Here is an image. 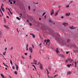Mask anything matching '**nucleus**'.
<instances>
[{"label":"nucleus","mask_w":78,"mask_h":78,"mask_svg":"<svg viewBox=\"0 0 78 78\" xmlns=\"http://www.w3.org/2000/svg\"><path fill=\"white\" fill-rule=\"evenodd\" d=\"M4 20L5 23H6V19H5V18H4Z\"/></svg>","instance_id":"21"},{"label":"nucleus","mask_w":78,"mask_h":78,"mask_svg":"<svg viewBox=\"0 0 78 78\" xmlns=\"http://www.w3.org/2000/svg\"><path fill=\"white\" fill-rule=\"evenodd\" d=\"M41 45H42V43H41L40 44H39V47H41Z\"/></svg>","instance_id":"18"},{"label":"nucleus","mask_w":78,"mask_h":78,"mask_svg":"<svg viewBox=\"0 0 78 78\" xmlns=\"http://www.w3.org/2000/svg\"><path fill=\"white\" fill-rule=\"evenodd\" d=\"M67 66L69 68H70V65H67Z\"/></svg>","instance_id":"28"},{"label":"nucleus","mask_w":78,"mask_h":78,"mask_svg":"<svg viewBox=\"0 0 78 78\" xmlns=\"http://www.w3.org/2000/svg\"><path fill=\"white\" fill-rule=\"evenodd\" d=\"M75 67H76V62H75Z\"/></svg>","instance_id":"29"},{"label":"nucleus","mask_w":78,"mask_h":78,"mask_svg":"<svg viewBox=\"0 0 78 78\" xmlns=\"http://www.w3.org/2000/svg\"><path fill=\"white\" fill-rule=\"evenodd\" d=\"M2 11H3V12H4L5 11V9H4V8H1Z\"/></svg>","instance_id":"20"},{"label":"nucleus","mask_w":78,"mask_h":78,"mask_svg":"<svg viewBox=\"0 0 78 78\" xmlns=\"http://www.w3.org/2000/svg\"><path fill=\"white\" fill-rule=\"evenodd\" d=\"M12 68L13 69H15V67H14V66H12Z\"/></svg>","instance_id":"34"},{"label":"nucleus","mask_w":78,"mask_h":78,"mask_svg":"<svg viewBox=\"0 0 78 78\" xmlns=\"http://www.w3.org/2000/svg\"><path fill=\"white\" fill-rule=\"evenodd\" d=\"M16 19H18V20H20V18H19V17H16Z\"/></svg>","instance_id":"32"},{"label":"nucleus","mask_w":78,"mask_h":78,"mask_svg":"<svg viewBox=\"0 0 78 78\" xmlns=\"http://www.w3.org/2000/svg\"><path fill=\"white\" fill-rule=\"evenodd\" d=\"M68 74H70V73H71V72H68L67 73Z\"/></svg>","instance_id":"35"},{"label":"nucleus","mask_w":78,"mask_h":78,"mask_svg":"<svg viewBox=\"0 0 78 78\" xmlns=\"http://www.w3.org/2000/svg\"><path fill=\"white\" fill-rule=\"evenodd\" d=\"M48 69L50 70H51V68L49 67Z\"/></svg>","instance_id":"42"},{"label":"nucleus","mask_w":78,"mask_h":78,"mask_svg":"<svg viewBox=\"0 0 78 78\" xmlns=\"http://www.w3.org/2000/svg\"><path fill=\"white\" fill-rule=\"evenodd\" d=\"M17 30L18 33H19V30H18V28H17Z\"/></svg>","instance_id":"44"},{"label":"nucleus","mask_w":78,"mask_h":78,"mask_svg":"<svg viewBox=\"0 0 78 78\" xmlns=\"http://www.w3.org/2000/svg\"><path fill=\"white\" fill-rule=\"evenodd\" d=\"M61 18L62 19H64V16H62Z\"/></svg>","instance_id":"59"},{"label":"nucleus","mask_w":78,"mask_h":78,"mask_svg":"<svg viewBox=\"0 0 78 78\" xmlns=\"http://www.w3.org/2000/svg\"><path fill=\"white\" fill-rule=\"evenodd\" d=\"M70 29H74V28L73 26L70 27Z\"/></svg>","instance_id":"19"},{"label":"nucleus","mask_w":78,"mask_h":78,"mask_svg":"<svg viewBox=\"0 0 78 78\" xmlns=\"http://www.w3.org/2000/svg\"><path fill=\"white\" fill-rule=\"evenodd\" d=\"M4 27H5V28H6V29H8V28H9V27H8V26H5V25H4Z\"/></svg>","instance_id":"8"},{"label":"nucleus","mask_w":78,"mask_h":78,"mask_svg":"<svg viewBox=\"0 0 78 78\" xmlns=\"http://www.w3.org/2000/svg\"><path fill=\"white\" fill-rule=\"evenodd\" d=\"M58 13V12H56L55 14V16H57Z\"/></svg>","instance_id":"15"},{"label":"nucleus","mask_w":78,"mask_h":78,"mask_svg":"<svg viewBox=\"0 0 78 78\" xmlns=\"http://www.w3.org/2000/svg\"><path fill=\"white\" fill-rule=\"evenodd\" d=\"M16 2V1H13V4L14 5V4H15Z\"/></svg>","instance_id":"31"},{"label":"nucleus","mask_w":78,"mask_h":78,"mask_svg":"<svg viewBox=\"0 0 78 78\" xmlns=\"http://www.w3.org/2000/svg\"><path fill=\"white\" fill-rule=\"evenodd\" d=\"M28 48H27V49H26L27 51H28Z\"/></svg>","instance_id":"55"},{"label":"nucleus","mask_w":78,"mask_h":78,"mask_svg":"<svg viewBox=\"0 0 78 78\" xmlns=\"http://www.w3.org/2000/svg\"><path fill=\"white\" fill-rule=\"evenodd\" d=\"M48 78H50V76H48Z\"/></svg>","instance_id":"52"},{"label":"nucleus","mask_w":78,"mask_h":78,"mask_svg":"<svg viewBox=\"0 0 78 78\" xmlns=\"http://www.w3.org/2000/svg\"><path fill=\"white\" fill-rule=\"evenodd\" d=\"M70 5V4H69V5H66V8H69V5Z\"/></svg>","instance_id":"36"},{"label":"nucleus","mask_w":78,"mask_h":78,"mask_svg":"<svg viewBox=\"0 0 78 78\" xmlns=\"http://www.w3.org/2000/svg\"><path fill=\"white\" fill-rule=\"evenodd\" d=\"M6 54V52H4L3 53V55H5V54Z\"/></svg>","instance_id":"27"},{"label":"nucleus","mask_w":78,"mask_h":78,"mask_svg":"<svg viewBox=\"0 0 78 78\" xmlns=\"http://www.w3.org/2000/svg\"><path fill=\"white\" fill-rule=\"evenodd\" d=\"M10 62L11 64L12 65V64H13L12 63V61H11V60H10Z\"/></svg>","instance_id":"16"},{"label":"nucleus","mask_w":78,"mask_h":78,"mask_svg":"<svg viewBox=\"0 0 78 78\" xmlns=\"http://www.w3.org/2000/svg\"><path fill=\"white\" fill-rule=\"evenodd\" d=\"M40 70H42V64H40Z\"/></svg>","instance_id":"3"},{"label":"nucleus","mask_w":78,"mask_h":78,"mask_svg":"<svg viewBox=\"0 0 78 78\" xmlns=\"http://www.w3.org/2000/svg\"><path fill=\"white\" fill-rule=\"evenodd\" d=\"M69 41H70V40H67V42H69Z\"/></svg>","instance_id":"54"},{"label":"nucleus","mask_w":78,"mask_h":78,"mask_svg":"<svg viewBox=\"0 0 78 78\" xmlns=\"http://www.w3.org/2000/svg\"><path fill=\"white\" fill-rule=\"evenodd\" d=\"M50 42V40H47V42L48 43V42Z\"/></svg>","instance_id":"33"},{"label":"nucleus","mask_w":78,"mask_h":78,"mask_svg":"<svg viewBox=\"0 0 78 78\" xmlns=\"http://www.w3.org/2000/svg\"><path fill=\"white\" fill-rule=\"evenodd\" d=\"M56 52H57V53H59V50H58V48L56 49Z\"/></svg>","instance_id":"9"},{"label":"nucleus","mask_w":78,"mask_h":78,"mask_svg":"<svg viewBox=\"0 0 78 78\" xmlns=\"http://www.w3.org/2000/svg\"><path fill=\"white\" fill-rule=\"evenodd\" d=\"M49 22H52V21H51V20H49Z\"/></svg>","instance_id":"41"},{"label":"nucleus","mask_w":78,"mask_h":78,"mask_svg":"<svg viewBox=\"0 0 78 78\" xmlns=\"http://www.w3.org/2000/svg\"><path fill=\"white\" fill-rule=\"evenodd\" d=\"M9 11H10L11 10H10V9H9V8L8 9Z\"/></svg>","instance_id":"63"},{"label":"nucleus","mask_w":78,"mask_h":78,"mask_svg":"<svg viewBox=\"0 0 78 78\" xmlns=\"http://www.w3.org/2000/svg\"><path fill=\"white\" fill-rule=\"evenodd\" d=\"M28 44H27V46H26V47L27 48H28Z\"/></svg>","instance_id":"46"},{"label":"nucleus","mask_w":78,"mask_h":78,"mask_svg":"<svg viewBox=\"0 0 78 78\" xmlns=\"http://www.w3.org/2000/svg\"><path fill=\"white\" fill-rule=\"evenodd\" d=\"M5 69L6 70H7V68H5Z\"/></svg>","instance_id":"64"},{"label":"nucleus","mask_w":78,"mask_h":78,"mask_svg":"<svg viewBox=\"0 0 78 78\" xmlns=\"http://www.w3.org/2000/svg\"><path fill=\"white\" fill-rule=\"evenodd\" d=\"M0 12L1 13V14H3V12H2V11H1Z\"/></svg>","instance_id":"58"},{"label":"nucleus","mask_w":78,"mask_h":78,"mask_svg":"<svg viewBox=\"0 0 78 78\" xmlns=\"http://www.w3.org/2000/svg\"><path fill=\"white\" fill-rule=\"evenodd\" d=\"M30 58L29 59H31V55H30L29 56Z\"/></svg>","instance_id":"26"},{"label":"nucleus","mask_w":78,"mask_h":78,"mask_svg":"<svg viewBox=\"0 0 78 78\" xmlns=\"http://www.w3.org/2000/svg\"><path fill=\"white\" fill-rule=\"evenodd\" d=\"M55 39L56 40V41H59V38H55Z\"/></svg>","instance_id":"14"},{"label":"nucleus","mask_w":78,"mask_h":78,"mask_svg":"<svg viewBox=\"0 0 78 78\" xmlns=\"http://www.w3.org/2000/svg\"><path fill=\"white\" fill-rule=\"evenodd\" d=\"M63 25H64L65 27H66L68 25V23H63Z\"/></svg>","instance_id":"5"},{"label":"nucleus","mask_w":78,"mask_h":78,"mask_svg":"<svg viewBox=\"0 0 78 78\" xmlns=\"http://www.w3.org/2000/svg\"><path fill=\"white\" fill-rule=\"evenodd\" d=\"M68 61L69 62H70V63H71V62H72V61H73V59H71L69 58V59H68Z\"/></svg>","instance_id":"4"},{"label":"nucleus","mask_w":78,"mask_h":78,"mask_svg":"<svg viewBox=\"0 0 78 78\" xmlns=\"http://www.w3.org/2000/svg\"><path fill=\"white\" fill-rule=\"evenodd\" d=\"M2 34V32L0 31V37L1 38V40H2V36L1 35Z\"/></svg>","instance_id":"10"},{"label":"nucleus","mask_w":78,"mask_h":78,"mask_svg":"<svg viewBox=\"0 0 78 78\" xmlns=\"http://www.w3.org/2000/svg\"><path fill=\"white\" fill-rule=\"evenodd\" d=\"M1 76L2 77V78H5V77L2 74H1Z\"/></svg>","instance_id":"11"},{"label":"nucleus","mask_w":78,"mask_h":78,"mask_svg":"<svg viewBox=\"0 0 78 78\" xmlns=\"http://www.w3.org/2000/svg\"><path fill=\"white\" fill-rule=\"evenodd\" d=\"M10 13L12 15V12H11V11H9Z\"/></svg>","instance_id":"30"},{"label":"nucleus","mask_w":78,"mask_h":78,"mask_svg":"<svg viewBox=\"0 0 78 78\" xmlns=\"http://www.w3.org/2000/svg\"><path fill=\"white\" fill-rule=\"evenodd\" d=\"M33 61H34V63H37V61L35 60V59H34L33 60Z\"/></svg>","instance_id":"12"},{"label":"nucleus","mask_w":78,"mask_h":78,"mask_svg":"<svg viewBox=\"0 0 78 78\" xmlns=\"http://www.w3.org/2000/svg\"><path fill=\"white\" fill-rule=\"evenodd\" d=\"M16 66V70H18V69H19V66H17V64H15Z\"/></svg>","instance_id":"7"},{"label":"nucleus","mask_w":78,"mask_h":78,"mask_svg":"<svg viewBox=\"0 0 78 78\" xmlns=\"http://www.w3.org/2000/svg\"><path fill=\"white\" fill-rule=\"evenodd\" d=\"M2 5L1 6V9L3 8V6H4V5H3V4H2Z\"/></svg>","instance_id":"24"},{"label":"nucleus","mask_w":78,"mask_h":78,"mask_svg":"<svg viewBox=\"0 0 78 78\" xmlns=\"http://www.w3.org/2000/svg\"><path fill=\"white\" fill-rule=\"evenodd\" d=\"M68 53H69V51H67V52H66V54H68Z\"/></svg>","instance_id":"56"},{"label":"nucleus","mask_w":78,"mask_h":78,"mask_svg":"<svg viewBox=\"0 0 78 78\" xmlns=\"http://www.w3.org/2000/svg\"><path fill=\"white\" fill-rule=\"evenodd\" d=\"M30 35H32V36H33V35H34V34H30Z\"/></svg>","instance_id":"53"},{"label":"nucleus","mask_w":78,"mask_h":78,"mask_svg":"<svg viewBox=\"0 0 78 78\" xmlns=\"http://www.w3.org/2000/svg\"><path fill=\"white\" fill-rule=\"evenodd\" d=\"M3 64L6 67H8V66L7 65H6V64H5V63H3Z\"/></svg>","instance_id":"13"},{"label":"nucleus","mask_w":78,"mask_h":78,"mask_svg":"<svg viewBox=\"0 0 78 78\" xmlns=\"http://www.w3.org/2000/svg\"><path fill=\"white\" fill-rule=\"evenodd\" d=\"M47 41V40H45L44 41V42H46V41Z\"/></svg>","instance_id":"51"},{"label":"nucleus","mask_w":78,"mask_h":78,"mask_svg":"<svg viewBox=\"0 0 78 78\" xmlns=\"http://www.w3.org/2000/svg\"><path fill=\"white\" fill-rule=\"evenodd\" d=\"M58 76V75H56L54 76V77H56V76Z\"/></svg>","instance_id":"49"},{"label":"nucleus","mask_w":78,"mask_h":78,"mask_svg":"<svg viewBox=\"0 0 78 78\" xmlns=\"http://www.w3.org/2000/svg\"><path fill=\"white\" fill-rule=\"evenodd\" d=\"M15 73L16 74H17V71H15Z\"/></svg>","instance_id":"39"},{"label":"nucleus","mask_w":78,"mask_h":78,"mask_svg":"<svg viewBox=\"0 0 78 78\" xmlns=\"http://www.w3.org/2000/svg\"><path fill=\"white\" fill-rule=\"evenodd\" d=\"M53 14H54V11L53 9H52L51 10V16H52V15H53Z\"/></svg>","instance_id":"2"},{"label":"nucleus","mask_w":78,"mask_h":78,"mask_svg":"<svg viewBox=\"0 0 78 78\" xmlns=\"http://www.w3.org/2000/svg\"><path fill=\"white\" fill-rule=\"evenodd\" d=\"M28 9L29 10H30V6H28Z\"/></svg>","instance_id":"37"},{"label":"nucleus","mask_w":78,"mask_h":78,"mask_svg":"<svg viewBox=\"0 0 78 78\" xmlns=\"http://www.w3.org/2000/svg\"><path fill=\"white\" fill-rule=\"evenodd\" d=\"M32 36H33V37H34V38L35 37V35H34H34H32Z\"/></svg>","instance_id":"43"},{"label":"nucleus","mask_w":78,"mask_h":78,"mask_svg":"<svg viewBox=\"0 0 78 78\" xmlns=\"http://www.w3.org/2000/svg\"><path fill=\"white\" fill-rule=\"evenodd\" d=\"M30 26H31V25H32V24L30 23Z\"/></svg>","instance_id":"57"},{"label":"nucleus","mask_w":78,"mask_h":78,"mask_svg":"<svg viewBox=\"0 0 78 78\" xmlns=\"http://www.w3.org/2000/svg\"><path fill=\"white\" fill-rule=\"evenodd\" d=\"M22 57L23 59H24L25 58L24 57H23V56H22Z\"/></svg>","instance_id":"47"},{"label":"nucleus","mask_w":78,"mask_h":78,"mask_svg":"<svg viewBox=\"0 0 78 78\" xmlns=\"http://www.w3.org/2000/svg\"><path fill=\"white\" fill-rule=\"evenodd\" d=\"M24 55H27V53H25Z\"/></svg>","instance_id":"45"},{"label":"nucleus","mask_w":78,"mask_h":78,"mask_svg":"<svg viewBox=\"0 0 78 78\" xmlns=\"http://www.w3.org/2000/svg\"><path fill=\"white\" fill-rule=\"evenodd\" d=\"M46 69V71H47V73H48H48H48V69Z\"/></svg>","instance_id":"38"},{"label":"nucleus","mask_w":78,"mask_h":78,"mask_svg":"<svg viewBox=\"0 0 78 78\" xmlns=\"http://www.w3.org/2000/svg\"><path fill=\"white\" fill-rule=\"evenodd\" d=\"M32 48H34V45H33V44L32 45Z\"/></svg>","instance_id":"40"},{"label":"nucleus","mask_w":78,"mask_h":78,"mask_svg":"<svg viewBox=\"0 0 78 78\" xmlns=\"http://www.w3.org/2000/svg\"><path fill=\"white\" fill-rule=\"evenodd\" d=\"M69 61V59L66 60V62L67 63V62H68Z\"/></svg>","instance_id":"25"},{"label":"nucleus","mask_w":78,"mask_h":78,"mask_svg":"<svg viewBox=\"0 0 78 78\" xmlns=\"http://www.w3.org/2000/svg\"><path fill=\"white\" fill-rule=\"evenodd\" d=\"M5 50H7V48H6L5 49Z\"/></svg>","instance_id":"60"},{"label":"nucleus","mask_w":78,"mask_h":78,"mask_svg":"<svg viewBox=\"0 0 78 78\" xmlns=\"http://www.w3.org/2000/svg\"><path fill=\"white\" fill-rule=\"evenodd\" d=\"M13 48V47L11 48H10V50H11Z\"/></svg>","instance_id":"48"},{"label":"nucleus","mask_w":78,"mask_h":78,"mask_svg":"<svg viewBox=\"0 0 78 78\" xmlns=\"http://www.w3.org/2000/svg\"><path fill=\"white\" fill-rule=\"evenodd\" d=\"M7 18H8V19H9V16H7Z\"/></svg>","instance_id":"62"},{"label":"nucleus","mask_w":78,"mask_h":78,"mask_svg":"<svg viewBox=\"0 0 78 78\" xmlns=\"http://www.w3.org/2000/svg\"><path fill=\"white\" fill-rule=\"evenodd\" d=\"M46 14V12H45L42 15V16H44L45 15V14Z\"/></svg>","instance_id":"23"},{"label":"nucleus","mask_w":78,"mask_h":78,"mask_svg":"<svg viewBox=\"0 0 78 78\" xmlns=\"http://www.w3.org/2000/svg\"><path fill=\"white\" fill-rule=\"evenodd\" d=\"M72 2H73V1H72L70 2V3L69 4V5L70 3H72Z\"/></svg>","instance_id":"50"},{"label":"nucleus","mask_w":78,"mask_h":78,"mask_svg":"<svg viewBox=\"0 0 78 78\" xmlns=\"http://www.w3.org/2000/svg\"><path fill=\"white\" fill-rule=\"evenodd\" d=\"M32 66H33V67H34L35 69H36V67H35V66H34V65H32Z\"/></svg>","instance_id":"22"},{"label":"nucleus","mask_w":78,"mask_h":78,"mask_svg":"<svg viewBox=\"0 0 78 78\" xmlns=\"http://www.w3.org/2000/svg\"><path fill=\"white\" fill-rule=\"evenodd\" d=\"M29 51H30L31 53H33V48H32L30 47L29 48Z\"/></svg>","instance_id":"1"},{"label":"nucleus","mask_w":78,"mask_h":78,"mask_svg":"<svg viewBox=\"0 0 78 78\" xmlns=\"http://www.w3.org/2000/svg\"><path fill=\"white\" fill-rule=\"evenodd\" d=\"M60 56L62 57H64V54H61Z\"/></svg>","instance_id":"17"},{"label":"nucleus","mask_w":78,"mask_h":78,"mask_svg":"<svg viewBox=\"0 0 78 78\" xmlns=\"http://www.w3.org/2000/svg\"><path fill=\"white\" fill-rule=\"evenodd\" d=\"M70 15V13H66V16H69Z\"/></svg>","instance_id":"6"},{"label":"nucleus","mask_w":78,"mask_h":78,"mask_svg":"<svg viewBox=\"0 0 78 78\" xmlns=\"http://www.w3.org/2000/svg\"><path fill=\"white\" fill-rule=\"evenodd\" d=\"M39 20H41V18H39Z\"/></svg>","instance_id":"61"}]
</instances>
